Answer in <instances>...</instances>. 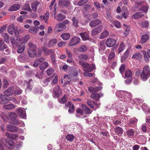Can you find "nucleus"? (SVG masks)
<instances>
[{"label": "nucleus", "mask_w": 150, "mask_h": 150, "mask_svg": "<svg viewBox=\"0 0 150 150\" xmlns=\"http://www.w3.org/2000/svg\"><path fill=\"white\" fill-rule=\"evenodd\" d=\"M23 109V108H19L17 110L18 114L21 118L26 119V117L25 111H24Z\"/></svg>", "instance_id": "nucleus-8"}, {"label": "nucleus", "mask_w": 150, "mask_h": 150, "mask_svg": "<svg viewBox=\"0 0 150 150\" xmlns=\"http://www.w3.org/2000/svg\"><path fill=\"white\" fill-rule=\"evenodd\" d=\"M2 37L4 39V41L6 43H8L9 42V38L7 33H5L2 35Z\"/></svg>", "instance_id": "nucleus-39"}, {"label": "nucleus", "mask_w": 150, "mask_h": 150, "mask_svg": "<svg viewBox=\"0 0 150 150\" xmlns=\"http://www.w3.org/2000/svg\"><path fill=\"white\" fill-rule=\"evenodd\" d=\"M149 7L148 6H144L140 8V10L143 12L146 13L147 12Z\"/></svg>", "instance_id": "nucleus-47"}, {"label": "nucleus", "mask_w": 150, "mask_h": 150, "mask_svg": "<svg viewBox=\"0 0 150 150\" xmlns=\"http://www.w3.org/2000/svg\"><path fill=\"white\" fill-rule=\"evenodd\" d=\"M116 42V40L112 38H108L106 41V44L108 47H111L115 45Z\"/></svg>", "instance_id": "nucleus-7"}, {"label": "nucleus", "mask_w": 150, "mask_h": 150, "mask_svg": "<svg viewBox=\"0 0 150 150\" xmlns=\"http://www.w3.org/2000/svg\"><path fill=\"white\" fill-rule=\"evenodd\" d=\"M142 107L143 110L145 112H147V111H149V109H148V106L145 103L143 104L142 106Z\"/></svg>", "instance_id": "nucleus-60"}, {"label": "nucleus", "mask_w": 150, "mask_h": 150, "mask_svg": "<svg viewBox=\"0 0 150 150\" xmlns=\"http://www.w3.org/2000/svg\"><path fill=\"white\" fill-rule=\"evenodd\" d=\"M28 45L29 48L28 50V52L29 56L31 57H34L36 55L35 53L36 46L35 45L33 44L30 42H29Z\"/></svg>", "instance_id": "nucleus-3"}, {"label": "nucleus", "mask_w": 150, "mask_h": 150, "mask_svg": "<svg viewBox=\"0 0 150 150\" xmlns=\"http://www.w3.org/2000/svg\"><path fill=\"white\" fill-rule=\"evenodd\" d=\"M73 25L75 27H77L78 26V20L75 17H73L72 19Z\"/></svg>", "instance_id": "nucleus-61"}, {"label": "nucleus", "mask_w": 150, "mask_h": 150, "mask_svg": "<svg viewBox=\"0 0 150 150\" xmlns=\"http://www.w3.org/2000/svg\"><path fill=\"white\" fill-rule=\"evenodd\" d=\"M79 63L83 68L87 69L89 67V64L87 62H84L81 61H79Z\"/></svg>", "instance_id": "nucleus-41"}, {"label": "nucleus", "mask_w": 150, "mask_h": 150, "mask_svg": "<svg viewBox=\"0 0 150 150\" xmlns=\"http://www.w3.org/2000/svg\"><path fill=\"white\" fill-rule=\"evenodd\" d=\"M44 60V59L43 58H40L37 59L33 64V66L35 67H36L39 64H40V68L42 71H43L49 66L48 64L46 62H45L40 64L41 63L43 62Z\"/></svg>", "instance_id": "nucleus-1"}, {"label": "nucleus", "mask_w": 150, "mask_h": 150, "mask_svg": "<svg viewBox=\"0 0 150 150\" xmlns=\"http://www.w3.org/2000/svg\"><path fill=\"white\" fill-rule=\"evenodd\" d=\"M57 42V40L56 39H51L49 41L48 45L49 47H52L55 45Z\"/></svg>", "instance_id": "nucleus-28"}, {"label": "nucleus", "mask_w": 150, "mask_h": 150, "mask_svg": "<svg viewBox=\"0 0 150 150\" xmlns=\"http://www.w3.org/2000/svg\"><path fill=\"white\" fill-rule=\"evenodd\" d=\"M125 45L123 43H122L120 44V47L118 49V53H121L125 49Z\"/></svg>", "instance_id": "nucleus-43"}, {"label": "nucleus", "mask_w": 150, "mask_h": 150, "mask_svg": "<svg viewBox=\"0 0 150 150\" xmlns=\"http://www.w3.org/2000/svg\"><path fill=\"white\" fill-rule=\"evenodd\" d=\"M7 48V46L4 44L3 40H1L0 41V50L2 51Z\"/></svg>", "instance_id": "nucleus-32"}, {"label": "nucleus", "mask_w": 150, "mask_h": 150, "mask_svg": "<svg viewBox=\"0 0 150 150\" xmlns=\"http://www.w3.org/2000/svg\"><path fill=\"white\" fill-rule=\"evenodd\" d=\"M5 135L8 138L15 139L18 137V135L16 134H11L8 132H6Z\"/></svg>", "instance_id": "nucleus-27"}, {"label": "nucleus", "mask_w": 150, "mask_h": 150, "mask_svg": "<svg viewBox=\"0 0 150 150\" xmlns=\"http://www.w3.org/2000/svg\"><path fill=\"white\" fill-rule=\"evenodd\" d=\"M54 71V69L52 68L48 69L46 71L47 75L49 76L50 75L53 73Z\"/></svg>", "instance_id": "nucleus-62"}, {"label": "nucleus", "mask_w": 150, "mask_h": 150, "mask_svg": "<svg viewBox=\"0 0 150 150\" xmlns=\"http://www.w3.org/2000/svg\"><path fill=\"white\" fill-rule=\"evenodd\" d=\"M9 116L11 120H14L17 117V115L14 112H11L9 114Z\"/></svg>", "instance_id": "nucleus-48"}, {"label": "nucleus", "mask_w": 150, "mask_h": 150, "mask_svg": "<svg viewBox=\"0 0 150 150\" xmlns=\"http://www.w3.org/2000/svg\"><path fill=\"white\" fill-rule=\"evenodd\" d=\"M108 34V32L105 30L100 35V38L101 39H103L107 36Z\"/></svg>", "instance_id": "nucleus-46"}, {"label": "nucleus", "mask_w": 150, "mask_h": 150, "mask_svg": "<svg viewBox=\"0 0 150 150\" xmlns=\"http://www.w3.org/2000/svg\"><path fill=\"white\" fill-rule=\"evenodd\" d=\"M132 72L129 69L126 70L125 72V76L126 78H132Z\"/></svg>", "instance_id": "nucleus-30"}, {"label": "nucleus", "mask_w": 150, "mask_h": 150, "mask_svg": "<svg viewBox=\"0 0 150 150\" xmlns=\"http://www.w3.org/2000/svg\"><path fill=\"white\" fill-rule=\"evenodd\" d=\"M103 27L102 25H99L95 28L92 31V34L94 35L100 33L102 30Z\"/></svg>", "instance_id": "nucleus-11"}, {"label": "nucleus", "mask_w": 150, "mask_h": 150, "mask_svg": "<svg viewBox=\"0 0 150 150\" xmlns=\"http://www.w3.org/2000/svg\"><path fill=\"white\" fill-rule=\"evenodd\" d=\"M80 35H81L82 40L83 41L88 40L89 38V36L88 33L86 32L80 33Z\"/></svg>", "instance_id": "nucleus-24"}, {"label": "nucleus", "mask_w": 150, "mask_h": 150, "mask_svg": "<svg viewBox=\"0 0 150 150\" xmlns=\"http://www.w3.org/2000/svg\"><path fill=\"white\" fill-rule=\"evenodd\" d=\"M149 23L148 21H144L141 23V25L144 28H146L148 26Z\"/></svg>", "instance_id": "nucleus-64"}, {"label": "nucleus", "mask_w": 150, "mask_h": 150, "mask_svg": "<svg viewBox=\"0 0 150 150\" xmlns=\"http://www.w3.org/2000/svg\"><path fill=\"white\" fill-rule=\"evenodd\" d=\"M69 107L68 112L70 113H72L74 112L75 109L74 105L72 104L71 106H69Z\"/></svg>", "instance_id": "nucleus-59"}, {"label": "nucleus", "mask_w": 150, "mask_h": 150, "mask_svg": "<svg viewBox=\"0 0 150 150\" xmlns=\"http://www.w3.org/2000/svg\"><path fill=\"white\" fill-rule=\"evenodd\" d=\"M132 58L140 60L142 58V56L139 53H136L133 55Z\"/></svg>", "instance_id": "nucleus-37"}, {"label": "nucleus", "mask_w": 150, "mask_h": 150, "mask_svg": "<svg viewBox=\"0 0 150 150\" xmlns=\"http://www.w3.org/2000/svg\"><path fill=\"white\" fill-rule=\"evenodd\" d=\"M38 27H31L29 29V32L30 33L36 34L37 32Z\"/></svg>", "instance_id": "nucleus-35"}, {"label": "nucleus", "mask_w": 150, "mask_h": 150, "mask_svg": "<svg viewBox=\"0 0 150 150\" xmlns=\"http://www.w3.org/2000/svg\"><path fill=\"white\" fill-rule=\"evenodd\" d=\"M150 76V68L149 66L146 65L144 68L141 74V77L143 81L147 80Z\"/></svg>", "instance_id": "nucleus-2"}, {"label": "nucleus", "mask_w": 150, "mask_h": 150, "mask_svg": "<svg viewBox=\"0 0 150 150\" xmlns=\"http://www.w3.org/2000/svg\"><path fill=\"white\" fill-rule=\"evenodd\" d=\"M54 18L58 22H60L65 18V16L62 13H60L54 16Z\"/></svg>", "instance_id": "nucleus-12"}, {"label": "nucleus", "mask_w": 150, "mask_h": 150, "mask_svg": "<svg viewBox=\"0 0 150 150\" xmlns=\"http://www.w3.org/2000/svg\"><path fill=\"white\" fill-rule=\"evenodd\" d=\"M149 39V35L146 34H145L142 36L141 42L142 44L146 42Z\"/></svg>", "instance_id": "nucleus-20"}, {"label": "nucleus", "mask_w": 150, "mask_h": 150, "mask_svg": "<svg viewBox=\"0 0 150 150\" xmlns=\"http://www.w3.org/2000/svg\"><path fill=\"white\" fill-rule=\"evenodd\" d=\"M101 21L99 19H96L94 21H92L90 23V25L91 27H95L100 24Z\"/></svg>", "instance_id": "nucleus-18"}, {"label": "nucleus", "mask_w": 150, "mask_h": 150, "mask_svg": "<svg viewBox=\"0 0 150 150\" xmlns=\"http://www.w3.org/2000/svg\"><path fill=\"white\" fill-rule=\"evenodd\" d=\"M81 107L83 110L86 114H89L91 113V111L86 105L82 104L81 105Z\"/></svg>", "instance_id": "nucleus-13"}, {"label": "nucleus", "mask_w": 150, "mask_h": 150, "mask_svg": "<svg viewBox=\"0 0 150 150\" xmlns=\"http://www.w3.org/2000/svg\"><path fill=\"white\" fill-rule=\"evenodd\" d=\"M7 130L12 132H16L18 131V129L14 125H8L7 126Z\"/></svg>", "instance_id": "nucleus-10"}, {"label": "nucleus", "mask_w": 150, "mask_h": 150, "mask_svg": "<svg viewBox=\"0 0 150 150\" xmlns=\"http://www.w3.org/2000/svg\"><path fill=\"white\" fill-rule=\"evenodd\" d=\"M70 3L68 0H59L58 3V5L60 7L67 6H69Z\"/></svg>", "instance_id": "nucleus-9"}, {"label": "nucleus", "mask_w": 150, "mask_h": 150, "mask_svg": "<svg viewBox=\"0 0 150 150\" xmlns=\"http://www.w3.org/2000/svg\"><path fill=\"white\" fill-rule=\"evenodd\" d=\"M0 99L1 101H0V103L1 104H4L7 103L8 101L9 100L7 99L6 98L5 96L1 94L0 95Z\"/></svg>", "instance_id": "nucleus-22"}, {"label": "nucleus", "mask_w": 150, "mask_h": 150, "mask_svg": "<svg viewBox=\"0 0 150 150\" xmlns=\"http://www.w3.org/2000/svg\"><path fill=\"white\" fill-rule=\"evenodd\" d=\"M30 36L28 35H25L23 38V40L22 41L21 40H20L19 42L21 43V44H19L18 45L19 46H21L22 45V44L24 43H25L27 42L29 39Z\"/></svg>", "instance_id": "nucleus-21"}, {"label": "nucleus", "mask_w": 150, "mask_h": 150, "mask_svg": "<svg viewBox=\"0 0 150 150\" xmlns=\"http://www.w3.org/2000/svg\"><path fill=\"white\" fill-rule=\"evenodd\" d=\"M126 133L129 137H131L134 135V133L133 130L130 129L126 131Z\"/></svg>", "instance_id": "nucleus-42"}, {"label": "nucleus", "mask_w": 150, "mask_h": 150, "mask_svg": "<svg viewBox=\"0 0 150 150\" xmlns=\"http://www.w3.org/2000/svg\"><path fill=\"white\" fill-rule=\"evenodd\" d=\"M144 16L143 13L141 12H137L133 14L132 16V18L134 19H136L142 17Z\"/></svg>", "instance_id": "nucleus-19"}, {"label": "nucleus", "mask_w": 150, "mask_h": 150, "mask_svg": "<svg viewBox=\"0 0 150 150\" xmlns=\"http://www.w3.org/2000/svg\"><path fill=\"white\" fill-rule=\"evenodd\" d=\"M13 87H10L4 92V93L6 96H9L13 94Z\"/></svg>", "instance_id": "nucleus-16"}, {"label": "nucleus", "mask_w": 150, "mask_h": 150, "mask_svg": "<svg viewBox=\"0 0 150 150\" xmlns=\"http://www.w3.org/2000/svg\"><path fill=\"white\" fill-rule=\"evenodd\" d=\"M83 71L84 72L83 73V75L91 77L92 76L93 74L91 73H88L87 72H88L86 71V69H84Z\"/></svg>", "instance_id": "nucleus-57"}, {"label": "nucleus", "mask_w": 150, "mask_h": 150, "mask_svg": "<svg viewBox=\"0 0 150 150\" xmlns=\"http://www.w3.org/2000/svg\"><path fill=\"white\" fill-rule=\"evenodd\" d=\"M39 3L38 1H35L32 3L31 4V8L34 11H36L37 10V6Z\"/></svg>", "instance_id": "nucleus-31"}, {"label": "nucleus", "mask_w": 150, "mask_h": 150, "mask_svg": "<svg viewBox=\"0 0 150 150\" xmlns=\"http://www.w3.org/2000/svg\"><path fill=\"white\" fill-rule=\"evenodd\" d=\"M5 145L9 148L12 147L13 146V143L11 139H7L6 140Z\"/></svg>", "instance_id": "nucleus-25"}, {"label": "nucleus", "mask_w": 150, "mask_h": 150, "mask_svg": "<svg viewBox=\"0 0 150 150\" xmlns=\"http://www.w3.org/2000/svg\"><path fill=\"white\" fill-rule=\"evenodd\" d=\"M43 72L42 71L40 72V74L37 72L35 75V76L39 79H42L43 78Z\"/></svg>", "instance_id": "nucleus-54"}, {"label": "nucleus", "mask_w": 150, "mask_h": 150, "mask_svg": "<svg viewBox=\"0 0 150 150\" xmlns=\"http://www.w3.org/2000/svg\"><path fill=\"white\" fill-rule=\"evenodd\" d=\"M23 9L24 10L28 11L30 12H31L32 10L31 9L29 4H26L23 6Z\"/></svg>", "instance_id": "nucleus-38"}, {"label": "nucleus", "mask_w": 150, "mask_h": 150, "mask_svg": "<svg viewBox=\"0 0 150 150\" xmlns=\"http://www.w3.org/2000/svg\"><path fill=\"white\" fill-rule=\"evenodd\" d=\"M103 96V94L101 93L100 95L98 93L92 94L91 95L90 97L94 100L97 101L99 100L100 98Z\"/></svg>", "instance_id": "nucleus-17"}, {"label": "nucleus", "mask_w": 150, "mask_h": 150, "mask_svg": "<svg viewBox=\"0 0 150 150\" xmlns=\"http://www.w3.org/2000/svg\"><path fill=\"white\" fill-rule=\"evenodd\" d=\"M78 57L81 60H87L88 59V57L85 54H80Z\"/></svg>", "instance_id": "nucleus-50"}, {"label": "nucleus", "mask_w": 150, "mask_h": 150, "mask_svg": "<svg viewBox=\"0 0 150 150\" xmlns=\"http://www.w3.org/2000/svg\"><path fill=\"white\" fill-rule=\"evenodd\" d=\"M25 56L24 54H22L18 57V59L20 62H22L25 59Z\"/></svg>", "instance_id": "nucleus-49"}, {"label": "nucleus", "mask_w": 150, "mask_h": 150, "mask_svg": "<svg viewBox=\"0 0 150 150\" xmlns=\"http://www.w3.org/2000/svg\"><path fill=\"white\" fill-rule=\"evenodd\" d=\"M80 39L76 36H75L72 38L69 43V46H72L76 45L79 43L80 41Z\"/></svg>", "instance_id": "nucleus-5"}, {"label": "nucleus", "mask_w": 150, "mask_h": 150, "mask_svg": "<svg viewBox=\"0 0 150 150\" xmlns=\"http://www.w3.org/2000/svg\"><path fill=\"white\" fill-rule=\"evenodd\" d=\"M20 6L18 4H15L11 6L8 9V11H16L19 9Z\"/></svg>", "instance_id": "nucleus-23"}, {"label": "nucleus", "mask_w": 150, "mask_h": 150, "mask_svg": "<svg viewBox=\"0 0 150 150\" xmlns=\"http://www.w3.org/2000/svg\"><path fill=\"white\" fill-rule=\"evenodd\" d=\"M102 87L100 86H98L95 88L92 86L88 88L89 91L91 93H94L97 92L99 90H101Z\"/></svg>", "instance_id": "nucleus-14"}, {"label": "nucleus", "mask_w": 150, "mask_h": 150, "mask_svg": "<svg viewBox=\"0 0 150 150\" xmlns=\"http://www.w3.org/2000/svg\"><path fill=\"white\" fill-rule=\"evenodd\" d=\"M33 83V81L32 79L30 80L28 82L25 81L24 82L25 84L27 85V88L30 89V90L32 89L31 85Z\"/></svg>", "instance_id": "nucleus-33"}, {"label": "nucleus", "mask_w": 150, "mask_h": 150, "mask_svg": "<svg viewBox=\"0 0 150 150\" xmlns=\"http://www.w3.org/2000/svg\"><path fill=\"white\" fill-rule=\"evenodd\" d=\"M88 0H81L79 1L78 3V5L79 6H81L84 4L86 3Z\"/></svg>", "instance_id": "nucleus-56"}, {"label": "nucleus", "mask_w": 150, "mask_h": 150, "mask_svg": "<svg viewBox=\"0 0 150 150\" xmlns=\"http://www.w3.org/2000/svg\"><path fill=\"white\" fill-rule=\"evenodd\" d=\"M62 23L57 24L55 27L56 30L57 31L59 32L61 30H64L66 29V26H64Z\"/></svg>", "instance_id": "nucleus-15"}, {"label": "nucleus", "mask_w": 150, "mask_h": 150, "mask_svg": "<svg viewBox=\"0 0 150 150\" xmlns=\"http://www.w3.org/2000/svg\"><path fill=\"white\" fill-rule=\"evenodd\" d=\"M87 49L86 46L85 45H82L77 49V50L81 52H84L86 51Z\"/></svg>", "instance_id": "nucleus-34"}, {"label": "nucleus", "mask_w": 150, "mask_h": 150, "mask_svg": "<svg viewBox=\"0 0 150 150\" xmlns=\"http://www.w3.org/2000/svg\"><path fill=\"white\" fill-rule=\"evenodd\" d=\"M67 98L66 95H64L62 98L59 100V102L61 103H65L67 102Z\"/></svg>", "instance_id": "nucleus-44"}, {"label": "nucleus", "mask_w": 150, "mask_h": 150, "mask_svg": "<svg viewBox=\"0 0 150 150\" xmlns=\"http://www.w3.org/2000/svg\"><path fill=\"white\" fill-rule=\"evenodd\" d=\"M125 12H123L122 13V15L125 18H126L129 15V12L127 8L126 7H125Z\"/></svg>", "instance_id": "nucleus-51"}, {"label": "nucleus", "mask_w": 150, "mask_h": 150, "mask_svg": "<svg viewBox=\"0 0 150 150\" xmlns=\"http://www.w3.org/2000/svg\"><path fill=\"white\" fill-rule=\"evenodd\" d=\"M15 27L13 24H12L8 25V31L11 35H12L14 32Z\"/></svg>", "instance_id": "nucleus-26"}, {"label": "nucleus", "mask_w": 150, "mask_h": 150, "mask_svg": "<svg viewBox=\"0 0 150 150\" xmlns=\"http://www.w3.org/2000/svg\"><path fill=\"white\" fill-rule=\"evenodd\" d=\"M53 91L54 93V98L58 97L62 93V92L59 86H57L54 87Z\"/></svg>", "instance_id": "nucleus-6"}, {"label": "nucleus", "mask_w": 150, "mask_h": 150, "mask_svg": "<svg viewBox=\"0 0 150 150\" xmlns=\"http://www.w3.org/2000/svg\"><path fill=\"white\" fill-rule=\"evenodd\" d=\"M119 94L120 96H122V98H123L124 100H127V98H131L132 97V94L127 91H122L117 92L116 95Z\"/></svg>", "instance_id": "nucleus-4"}, {"label": "nucleus", "mask_w": 150, "mask_h": 150, "mask_svg": "<svg viewBox=\"0 0 150 150\" xmlns=\"http://www.w3.org/2000/svg\"><path fill=\"white\" fill-rule=\"evenodd\" d=\"M3 108L6 109L10 110L13 109L15 107V106L13 104L5 105L3 106Z\"/></svg>", "instance_id": "nucleus-36"}, {"label": "nucleus", "mask_w": 150, "mask_h": 150, "mask_svg": "<svg viewBox=\"0 0 150 150\" xmlns=\"http://www.w3.org/2000/svg\"><path fill=\"white\" fill-rule=\"evenodd\" d=\"M95 65L93 64H91L90 66L89 65V67L88 68L86 69V71L88 72H91L92 70L95 69Z\"/></svg>", "instance_id": "nucleus-63"}, {"label": "nucleus", "mask_w": 150, "mask_h": 150, "mask_svg": "<svg viewBox=\"0 0 150 150\" xmlns=\"http://www.w3.org/2000/svg\"><path fill=\"white\" fill-rule=\"evenodd\" d=\"M66 139L70 142H72L74 139V136L71 134L67 135L66 137Z\"/></svg>", "instance_id": "nucleus-40"}, {"label": "nucleus", "mask_w": 150, "mask_h": 150, "mask_svg": "<svg viewBox=\"0 0 150 150\" xmlns=\"http://www.w3.org/2000/svg\"><path fill=\"white\" fill-rule=\"evenodd\" d=\"M61 37L62 39L65 40H67L70 37V35L68 33H64L61 35Z\"/></svg>", "instance_id": "nucleus-29"}, {"label": "nucleus", "mask_w": 150, "mask_h": 150, "mask_svg": "<svg viewBox=\"0 0 150 150\" xmlns=\"http://www.w3.org/2000/svg\"><path fill=\"white\" fill-rule=\"evenodd\" d=\"M42 50L44 52L45 54L47 55L49 54L52 51V50H50L44 47L42 48Z\"/></svg>", "instance_id": "nucleus-53"}, {"label": "nucleus", "mask_w": 150, "mask_h": 150, "mask_svg": "<svg viewBox=\"0 0 150 150\" xmlns=\"http://www.w3.org/2000/svg\"><path fill=\"white\" fill-rule=\"evenodd\" d=\"M125 69V66L124 64H122L120 68V73L122 74L124 71Z\"/></svg>", "instance_id": "nucleus-55"}, {"label": "nucleus", "mask_w": 150, "mask_h": 150, "mask_svg": "<svg viewBox=\"0 0 150 150\" xmlns=\"http://www.w3.org/2000/svg\"><path fill=\"white\" fill-rule=\"evenodd\" d=\"M65 51L67 54L69 58H73V54L70 51L67 49H66Z\"/></svg>", "instance_id": "nucleus-58"}, {"label": "nucleus", "mask_w": 150, "mask_h": 150, "mask_svg": "<svg viewBox=\"0 0 150 150\" xmlns=\"http://www.w3.org/2000/svg\"><path fill=\"white\" fill-rule=\"evenodd\" d=\"M115 132L119 134H121L123 133V130L122 128L117 127L115 129Z\"/></svg>", "instance_id": "nucleus-52"}, {"label": "nucleus", "mask_w": 150, "mask_h": 150, "mask_svg": "<svg viewBox=\"0 0 150 150\" xmlns=\"http://www.w3.org/2000/svg\"><path fill=\"white\" fill-rule=\"evenodd\" d=\"M52 79L50 77L47 78L46 79L43 80L42 82L43 83V86H45L47 85L48 84V83Z\"/></svg>", "instance_id": "nucleus-45"}]
</instances>
